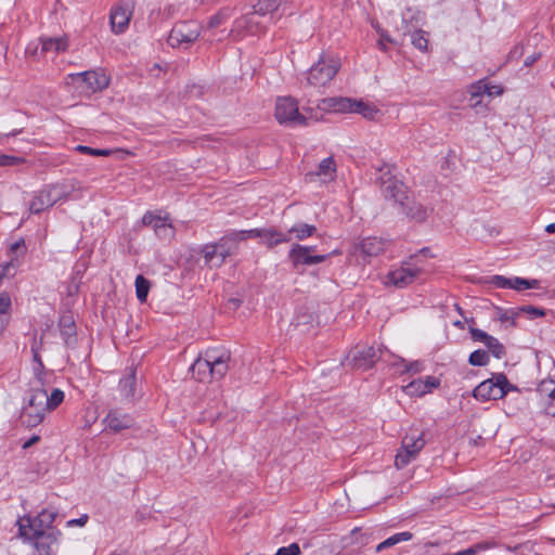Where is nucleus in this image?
I'll use <instances>...</instances> for the list:
<instances>
[{"label": "nucleus", "mask_w": 555, "mask_h": 555, "mask_svg": "<svg viewBox=\"0 0 555 555\" xmlns=\"http://www.w3.org/2000/svg\"><path fill=\"white\" fill-rule=\"evenodd\" d=\"M149 291L150 282L143 275H138L135 279V293L140 302H144L146 300Z\"/></svg>", "instance_id": "nucleus-37"}, {"label": "nucleus", "mask_w": 555, "mask_h": 555, "mask_svg": "<svg viewBox=\"0 0 555 555\" xmlns=\"http://www.w3.org/2000/svg\"><path fill=\"white\" fill-rule=\"evenodd\" d=\"M134 3L132 0H120L111 11L109 21L112 31L125 33L128 29L130 18L133 14Z\"/></svg>", "instance_id": "nucleus-12"}, {"label": "nucleus", "mask_w": 555, "mask_h": 555, "mask_svg": "<svg viewBox=\"0 0 555 555\" xmlns=\"http://www.w3.org/2000/svg\"><path fill=\"white\" fill-rule=\"evenodd\" d=\"M142 223L146 227H152L156 235L160 238H170L173 236V229L168 217L156 216L147 211L142 218Z\"/></svg>", "instance_id": "nucleus-15"}, {"label": "nucleus", "mask_w": 555, "mask_h": 555, "mask_svg": "<svg viewBox=\"0 0 555 555\" xmlns=\"http://www.w3.org/2000/svg\"><path fill=\"white\" fill-rule=\"evenodd\" d=\"M376 44L382 51H388L390 47H397L401 42H399L397 37H378Z\"/></svg>", "instance_id": "nucleus-43"}, {"label": "nucleus", "mask_w": 555, "mask_h": 555, "mask_svg": "<svg viewBox=\"0 0 555 555\" xmlns=\"http://www.w3.org/2000/svg\"><path fill=\"white\" fill-rule=\"evenodd\" d=\"M135 387V370L130 367L127 375L124 376L119 382V390L125 400L132 401L134 399Z\"/></svg>", "instance_id": "nucleus-27"}, {"label": "nucleus", "mask_w": 555, "mask_h": 555, "mask_svg": "<svg viewBox=\"0 0 555 555\" xmlns=\"http://www.w3.org/2000/svg\"><path fill=\"white\" fill-rule=\"evenodd\" d=\"M262 238L266 240V244L269 248H273L279 244L287 243L292 240L288 234L283 233L275 228H264Z\"/></svg>", "instance_id": "nucleus-29"}, {"label": "nucleus", "mask_w": 555, "mask_h": 555, "mask_svg": "<svg viewBox=\"0 0 555 555\" xmlns=\"http://www.w3.org/2000/svg\"><path fill=\"white\" fill-rule=\"evenodd\" d=\"M39 46L41 47L39 37H38L36 40H34L27 44V47L25 49V53L27 55L34 56V57L40 56L41 54H40Z\"/></svg>", "instance_id": "nucleus-53"}, {"label": "nucleus", "mask_w": 555, "mask_h": 555, "mask_svg": "<svg viewBox=\"0 0 555 555\" xmlns=\"http://www.w3.org/2000/svg\"><path fill=\"white\" fill-rule=\"evenodd\" d=\"M56 512L53 509H42L36 517H24L17 521L18 530L22 537H28L29 533L47 532L51 529L55 520Z\"/></svg>", "instance_id": "nucleus-9"}, {"label": "nucleus", "mask_w": 555, "mask_h": 555, "mask_svg": "<svg viewBox=\"0 0 555 555\" xmlns=\"http://www.w3.org/2000/svg\"><path fill=\"white\" fill-rule=\"evenodd\" d=\"M408 371H413L414 373H417L421 371V364L418 362L411 363L408 367Z\"/></svg>", "instance_id": "nucleus-62"}, {"label": "nucleus", "mask_w": 555, "mask_h": 555, "mask_svg": "<svg viewBox=\"0 0 555 555\" xmlns=\"http://www.w3.org/2000/svg\"><path fill=\"white\" fill-rule=\"evenodd\" d=\"M103 423L105 424V430L119 433L124 429L131 428L134 421L132 416L127 413H121L118 410H111L103 420Z\"/></svg>", "instance_id": "nucleus-17"}, {"label": "nucleus", "mask_w": 555, "mask_h": 555, "mask_svg": "<svg viewBox=\"0 0 555 555\" xmlns=\"http://www.w3.org/2000/svg\"><path fill=\"white\" fill-rule=\"evenodd\" d=\"M66 85L73 86L81 94L91 95L106 89L109 77L102 69L87 70L67 75Z\"/></svg>", "instance_id": "nucleus-1"}, {"label": "nucleus", "mask_w": 555, "mask_h": 555, "mask_svg": "<svg viewBox=\"0 0 555 555\" xmlns=\"http://www.w3.org/2000/svg\"><path fill=\"white\" fill-rule=\"evenodd\" d=\"M545 231H546L547 233H555V222H554V223L548 224V225L545 228Z\"/></svg>", "instance_id": "nucleus-63"}, {"label": "nucleus", "mask_w": 555, "mask_h": 555, "mask_svg": "<svg viewBox=\"0 0 555 555\" xmlns=\"http://www.w3.org/2000/svg\"><path fill=\"white\" fill-rule=\"evenodd\" d=\"M59 189V185H49L46 189L39 191L29 204V210L33 214H39L44 209L52 207L57 203V198H54L53 193Z\"/></svg>", "instance_id": "nucleus-18"}, {"label": "nucleus", "mask_w": 555, "mask_h": 555, "mask_svg": "<svg viewBox=\"0 0 555 555\" xmlns=\"http://www.w3.org/2000/svg\"><path fill=\"white\" fill-rule=\"evenodd\" d=\"M203 257L205 259V263L212 267L219 260V249L218 245L215 243L206 244L202 249Z\"/></svg>", "instance_id": "nucleus-35"}, {"label": "nucleus", "mask_w": 555, "mask_h": 555, "mask_svg": "<svg viewBox=\"0 0 555 555\" xmlns=\"http://www.w3.org/2000/svg\"><path fill=\"white\" fill-rule=\"evenodd\" d=\"M88 515H82L81 517L79 518H76V519H70L67 521V526L68 527H72V526H79V527H82L87 524L88 521Z\"/></svg>", "instance_id": "nucleus-57"}, {"label": "nucleus", "mask_w": 555, "mask_h": 555, "mask_svg": "<svg viewBox=\"0 0 555 555\" xmlns=\"http://www.w3.org/2000/svg\"><path fill=\"white\" fill-rule=\"evenodd\" d=\"M240 241L236 235H234V231L229 232L223 235L218 242L215 244L218 245L219 249V260L215 263V267H220L227 257L235 254L237 251V245Z\"/></svg>", "instance_id": "nucleus-23"}, {"label": "nucleus", "mask_w": 555, "mask_h": 555, "mask_svg": "<svg viewBox=\"0 0 555 555\" xmlns=\"http://www.w3.org/2000/svg\"><path fill=\"white\" fill-rule=\"evenodd\" d=\"M524 54V48H518L516 47L514 50L511 51L509 53V57L511 59H514V57H519Z\"/></svg>", "instance_id": "nucleus-60"}, {"label": "nucleus", "mask_w": 555, "mask_h": 555, "mask_svg": "<svg viewBox=\"0 0 555 555\" xmlns=\"http://www.w3.org/2000/svg\"><path fill=\"white\" fill-rule=\"evenodd\" d=\"M411 42L416 49H418L421 51H426L428 48L427 37H412Z\"/></svg>", "instance_id": "nucleus-55"}, {"label": "nucleus", "mask_w": 555, "mask_h": 555, "mask_svg": "<svg viewBox=\"0 0 555 555\" xmlns=\"http://www.w3.org/2000/svg\"><path fill=\"white\" fill-rule=\"evenodd\" d=\"M379 171L378 181L384 196L404 206V199H408L405 185L391 173L389 166L382 167Z\"/></svg>", "instance_id": "nucleus-8"}, {"label": "nucleus", "mask_w": 555, "mask_h": 555, "mask_svg": "<svg viewBox=\"0 0 555 555\" xmlns=\"http://www.w3.org/2000/svg\"><path fill=\"white\" fill-rule=\"evenodd\" d=\"M354 99L334 96L323 99L319 107L323 111L339 113V114H353Z\"/></svg>", "instance_id": "nucleus-21"}, {"label": "nucleus", "mask_w": 555, "mask_h": 555, "mask_svg": "<svg viewBox=\"0 0 555 555\" xmlns=\"http://www.w3.org/2000/svg\"><path fill=\"white\" fill-rule=\"evenodd\" d=\"M490 282L498 288H511L512 286V279L502 275L492 276Z\"/></svg>", "instance_id": "nucleus-47"}, {"label": "nucleus", "mask_w": 555, "mask_h": 555, "mask_svg": "<svg viewBox=\"0 0 555 555\" xmlns=\"http://www.w3.org/2000/svg\"><path fill=\"white\" fill-rule=\"evenodd\" d=\"M380 357V349L374 347H356L346 358L347 365L353 369L366 371L376 363Z\"/></svg>", "instance_id": "nucleus-11"}, {"label": "nucleus", "mask_w": 555, "mask_h": 555, "mask_svg": "<svg viewBox=\"0 0 555 555\" xmlns=\"http://www.w3.org/2000/svg\"><path fill=\"white\" fill-rule=\"evenodd\" d=\"M57 185H59V189L53 193L54 198H57V202L62 201V199H68L70 196V193L75 190L74 184H72L69 190L65 189L63 185H60V184H57Z\"/></svg>", "instance_id": "nucleus-54"}, {"label": "nucleus", "mask_w": 555, "mask_h": 555, "mask_svg": "<svg viewBox=\"0 0 555 555\" xmlns=\"http://www.w3.org/2000/svg\"><path fill=\"white\" fill-rule=\"evenodd\" d=\"M64 400V392L61 389H53L51 395L47 393V403L50 411L57 408Z\"/></svg>", "instance_id": "nucleus-41"}, {"label": "nucleus", "mask_w": 555, "mask_h": 555, "mask_svg": "<svg viewBox=\"0 0 555 555\" xmlns=\"http://www.w3.org/2000/svg\"><path fill=\"white\" fill-rule=\"evenodd\" d=\"M41 44L40 54H46L49 51H65L68 47L67 37H39Z\"/></svg>", "instance_id": "nucleus-28"}, {"label": "nucleus", "mask_w": 555, "mask_h": 555, "mask_svg": "<svg viewBox=\"0 0 555 555\" xmlns=\"http://www.w3.org/2000/svg\"><path fill=\"white\" fill-rule=\"evenodd\" d=\"M386 243L378 237H366L362 240V242L354 246L353 254L358 253L363 255L364 257H374L378 256L380 253L385 250Z\"/></svg>", "instance_id": "nucleus-24"}, {"label": "nucleus", "mask_w": 555, "mask_h": 555, "mask_svg": "<svg viewBox=\"0 0 555 555\" xmlns=\"http://www.w3.org/2000/svg\"><path fill=\"white\" fill-rule=\"evenodd\" d=\"M340 59L328 53H323L318 63L309 72L307 81L310 86L320 88L330 83L340 68Z\"/></svg>", "instance_id": "nucleus-3"}, {"label": "nucleus", "mask_w": 555, "mask_h": 555, "mask_svg": "<svg viewBox=\"0 0 555 555\" xmlns=\"http://www.w3.org/2000/svg\"><path fill=\"white\" fill-rule=\"evenodd\" d=\"M11 297L7 292L0 293V335L9 324L11 317Z\"/></svg>", "instance_id": "nucleus-30"}, {"label": "nucleus", "mask_w": 555, "mask_h": 555, "mask_svg": "<svg viewBox=\"0 0 555 555\" xmlns=\"http://www.w3.org/2000/svg\"><path fill=\"white\" fill-rule=\"evenodd\" d=\"M50 412L47 403V390L33 386L27 404L23 408L21 420L29 428L42 423L46 414Z\"/></svg>", "instance_id": "nucleus-2"}, {"label": "nucleus", "mask_w": 555, "mask_h": 555, "mask_svg": "<svg viewBox=\"0 0 555 555\" xmlns=\"http://www.w3.org/2000/svg\"><path fill=\"white\" fill-rule=\"evenodd\" d=\"M403 211L404 214L412 220L417 222L425 221L429 214L433 211L431 208L424 206L421 203L415 202L414 199H404Z\"/></svg>", "instance_id": "nucleus-25"}, {"label": "nucleus", "mask_w": 555, "mask_h": 555, "mask_svg": "<svg viewBox=\"0 0 555 555\" xmlns=\"http://www.w3.org/2000/svg\"><path fill=\"white\" fill-rule=\"evenodd\" d=\"M540 56H541V53H533V54L528 55L525 59V65L526 66L533 65L540 59Z\"/></svg>", "instance_id": "nucleus-58"}, {"label": "nucleus", "mask_w": 555, "mask_h": 555, "mask_svg": "<svg viewBox=\"0 0 555 555\" xmlns=\"http://www.w3.org/2000/svg\"><path fill=\"white\" fill-rule=\"evenodd\" d=\"M469 333L473 340L482 343L496 359L505 356V347L495 337L476 327H470Z\"/></svg>", "instance_id": "nucleus-16"}, {"label": "nucleus", "mask_w": 555, "mask_h": 555, "mask_svg": "<svg viewBox=\"0 0 555 555\" xmlns=\"http://www.w3.org/2000/svg\"><path fill=\"white\" fill-rule=\"evenodd\" d=\"M469 106L478 114H486L489 111L488 104H483L481 98L475 100L469 98Z\"/></svg>", "instance_id": "nucleus-52"}, {"label": "nucleus", "mask_w": 555, "mask_h": 555, "mask_svg": "<svg viewBox=\"0 0 555 555\" xmlns=\"http://www.w3.org/2000/svg\"><path fill=\"white\" fill-rule=\"evenodd\" d=\"M211 362V378L221 379L229 371L231 354L228 350L212 348L209 349Z\"/></svg>", "instance_id": "nucleus-14"}, {"label": "nucleus", "mask_w": 555, "mask_h": 555, "mask_svg": "<svg viewBox=\"0 0 555 555\" xmlns=\"http://www.w3.org/2000/svg\"><path fill=\"white\" fill-rule=\"evenodd\" d=\"M42 346V338L40 340L37 339L36 335L33 337L31 343V353H33V361L35 364L43 363L40 357V349Z\"/></svg>", "instance_id": "nucleus-46"}, {"label": "nucleus", "mask_w": 555, "mask_h": 555, "mask_svg": "<svg viewBox=\"0 0 555 555\" xmlns=\"http://www.w3.org/2000/svg\"><path fill=\"white\" fill-rule=\"evenodd\" d=\"M76 150L80 153L89 154L92 156H109L113 153L112 150L92 149L86 145H78Z\"/></svg>", "instance_id": "nucleus-44"}, {"label": "nucleus", "mask_w": 555, "mask_h": 555, "mask_svg": "<svg viewBox=\"0 0 555 555\" xmlns=\"http://www.w3.org/2000/svg\"><path fill=\"white\" fill-rule=\"evenodd\" d=\"M300 547L297 543H292L288 546H283L278 550L275 555H299Z\"/></svg>", "instance_id": "nucleus-51"}, {"label": "nucleus", "mask_w": 555, "mask_h": 555, "mask_svg": "<svg viewBox=\"0 0 555 555\" xmlns=\"http://www.w3.org/2000/svg\"><path fill=\"white\" fill-rule=\"evenodd\" d=\"M315 246L293 244L288 251V259L294 268L299 266H313L324 262L330 255H315Z\"/></svg>", "instance_id": "nucleus-10"}, {"label": "nucleus", "mask_w": 555, "mask_h": 555, "mask_svg": "<svg viewBox=\"0 0 555 555\" xmlns=\"http://www.w3.org/2000/svg\"><path fill=\"white\" fill-rule=\"evenodd\" d=\"M33 371L36 379L35 383L38 384L39 388H42V386L44 385L46 376V367L43 363L34 364Z\"/></svg>", "instance_id": "nucleus-45"}, {"label": "nucleus", "mask_w": 555, "mask_h": 555, "mask_svg": "<svg viewBox=\"0 0 555 555\" xmlns=\"http://www.w3.org/2000/svg\"><path fill=\"white\" fill-rule=\"evenodd\" d=\"M514 386L503 373L493 374L491 378L481 382L473 391L480 401L502 399Z\"/></svg>", "instance_id": "nucleus-4"}, {"label": "nucleus", "mask_w": 555, "mask_h": 555, "mask_svg": "<svg viewBox=\"0 0 555 555\" xmlns=\"http://www.w3.org/2000/svg\"><path fill=\"white\" fill-rule=\"evenodd\" d=\"M163 68L159 64H154L153 67L150 69V73L154 75L155 77H158V73L162 72Z\"/></svg>", "instance_id": "nucleus-61"}, {"label": "nucleus", "mask_w": 555, "mask_h": 555, "mask_svg": "<svg viewBox=\"0 0 555 555\" xmlns=\"http://www.w3.org/2000/svg\"><path fill=\"white\" fill-rule=\"evenodd\" d=\"M281 4V0H257L256 4L254 5V13L253 16L249 20L250 25H258L257 22L254 21L255 15H267L272 14L275 12ZM248 30L250 33L254 31H261L262 29H253V26H249Z\"/></svg>", "instance_id": "nucleus-26"}, {"label": "nucleus", "mask_w": 555, "mask_h": 555, "mask_svg": "<svg viewBox=\"0 0 555 555\" xmlns=\"http://www.w3.org/2000/svg\"><path fill=\"white\" fill-rule=\"evenodd\" d=\"M413 534L409 531L396 533L376 546V552H382L388 547H391L400 542L410 541Z\"/></svg>", "instance_id": "nucleus-33"}, {"label": "nucleus", "mask_w": 555, "mask_h": 555, "mask_svg": "<svg viewBox=\"0 0 555 555\" xmlns=\"http://www.w3.org/2000/svg\"><path fill=\"white\" fill-rule=\"evenodd\" d=\"M275 117L280 124L288 126H306L309 117L299 113L298 103L292 96L279 98L275 105ZM310 118H312L310 116Z\"/></svg>", "instance_id": "nucleus-6"}, {"label": "nucleus", "mask_w": 555, "mask_h": 555, "mask_svg": "<svg viewBox=\"0 0 555 555\" xmlns=\"http://www.w3.org/2000/svg\"><path fill=\"white\" fill-rule=\"evenodd\" d=\"M488 90L486 91V94L489 98L499 96L503 93V88L501 86H494L487 81Z\"/></svg>", "instance_id": "nucleus-56"}, {"label": "nucleus", "mask_w": 555, "mask_h": 555, "mask_svg": "<svg viewBox=\"0 0 555 555\" xmlns=\"http://www.w3.org/2000/svg\"><path fill=\"white\" fill-rule=\"evenodd\" d=\"M336 172V164L333 157L324 158L318 166V170L315 172L319 177H330L333 179Z\"/></svg>", "instance_id": "nucleus-34"}, {"label": "nucleus", "mask_w": 555, "mask_h": 555, "mask_svg": "<svg viewBox=\"0 0 555 555\" xmlns=\"http://www.w3.org/2000/svg\"><path fill=\"white\" fill-rule=\"evenodd\" d=\"M192 376L197 382H208L211 378V362L209 358V349L199 356L190 367Z\"/></svg>", "instance_id": "nucleus-22"}, {"label": "nucleus", "mask_w": 555, "mask_h": 555, "mask_svg": "<svg viewBox=\"0 0 555 555\" xmlns=\"http://www.w3.org/2000/svg\"><path fill=\"white\" fill-rule=\"evenodd\" d=\"M488 543H477L466 550L460 551L452 555H476L479 551L488 548Z\"/></svg>", "instance_id": "nucleus-49"}, {"label": "nucleus", "mask_w": 555, "mask_h": 555, "mask_svg": "<svg viewBox=\"0 0 555 555\" xmlns=\"http://www.w3.org/2000/svg\"><path fill=\"white\" fill-rule=\"evenodd\" d=\"M424 272V267L418 263V256H412L402 266L387 274V283L397 287H405L412 284Z\"/></svg>", "instance_id": "nucleus-7"}, {"label": "nucleus", "mask_w": 555, "mask_h": 555, "mask_svg": "<svg viewBox=\"0 0 555 555\" xmlns=\"http://www.w3.org/2000/svg\"><path fill=\"white\" fill-rule=\"evenodd\" d=\"M440 380L434 376H427L425 379L418 378L412 380L403 387V391L411 397H422L431 392L434 388L439 387Z\"/></svg>", "instance_id": "nucleus-20"}, {"label": "nucleus", "mask_w": 555, "mask_h": 555, "mask_svg": "<svg viewBox=\"0 0 555 555\" xmlns=\"http://www.w3.org/2000/svg\"><path fill=\"white\" fill-rule=\"evenodd\" d=\"M453 325H454L455 327L461 328V330H463V328H464V324H463V322H462V321H455V322H453Z\"/></svg>", "instance_id": "nucleus-64"}, {"label": "nucleus", "mask_w": 555, "mask_h": 555, "mask_svg": "<svg viewBox=\"0 0 555 555\" xmlns=\"http://www.w3.org/2000/svg\"><path fill=\"white\" fill-rule=\"evenodd\" d=\"M195 39L196 37H167L166 44L172 49L183 48L186 50L193 44Z\"/></svg>", "instance_id": "nucleus-36"}, {"label": "nucleus", "mask_w": 555, "mask_h": 555, "mask_svg": "<svg viewBox=\"0 0 555 555\" xmlns=\"http://www.w3.org/2000/svg\"><path fill=\"white\" fill-rule=\"evenodd\" d=\"M519 311L528 313L531 319L542 318L545 315V311L543 309L533 306L521 307L519 308Z\"/></svg>", "instance_id": "nucleus-48"}, {"label": "nucleus", "mask_w": 555, "mask_h": 555, "mask_svg": "<svg viewBox=\"0 0 555 555\" xmlns=\"http://www.w3.org/2000/svg\"><path fill=\"white\" fill-rule=\"evenodd\" d=\"M535 392L544 412L555 416V382L553 379L542 380L538 385Z\"/></svg>", "instance_id": "nucleus-13"}, {"label": "nucleus", "mask_w": 555, "mask_h": 555, "mask_svg": "<svg viewBox=\"0 0 555 555\" xmlns=\"http://www.w3.org/2000/svg\"><path fill=\"white\" fill-rule=\"evenodd\" d=\"M234 235L237 236L240 242H243V241H246L248 238L262 237L263 229H251V230L234 231Z\"/></svg>", "instance_id": "nucleus-42"}, {"label": "nucleus", "mask_w": 555, "mask_h": 555, "mask_svg": "<svg viewBox=\"0 0 555 555\" xmlns=\"http://www.w3.org/2000/svg\"><path fill=\"white\" fill-rule=\"evenodd\" d=\"M353 113L360 114L369 120H374L380 111L373 104L354 99Z\"/></svg>", "instance_id": "nucleus-32"}, {"label": "nucleus", "mask_w": 555, "mask_h": 555, "mask_svg": "<svg viewBox=\"0 0 555 555\" xmlns=\"http://www.w3.org/2000/svg\"><path fill=\"white\" fill-rule=\"evenodd\" d=\"M539 285V281L538 280H527V279H524V278H514L512 279V286L511 288L512 289H515V291H518V292H521V291H525V289H528V288H537Z\"/></svg>", "instance_id": "nucleus-38"}, {"label": "nucleus", "mask_w": 555, "mask_h": 555, "mask_svg": "<svg viewBox=\"0 0 555 555\" xmlns=\"http://www.w3.org/2000/svg\"><path fill=\"white\" fill-rule=\"evenodd\" d=\"M425 447L424 434L418 429H411L402 439L401 449L395 459V466L398 469L404 468L416 459Z\"/></svg>", "instance_id": "nucleus-5"}, {"label": "nucleus", "mask_w": 555, "mask_h": 555, "mask_svg": "<svg viewBox=\"0 0 555 555\" xmlns=\"http://www.w3.org/2000/svg\"><path fill=\"white\" fill-rule=\"evenodd\" d=\"M468 362L474 366H485L489 363V354L482 349L475 350L470 353Z\"/></svg>", "instance_id": "nucleus-40"}, {"label": "nucleus", "mask_w": 555, "mask_h": 555, "mask_svg": "<svg viewBox=\"0 0 555 555\" xmlns=\"http://www.w3.org/2000/svg\"><path fill=\"white\" fill-rule=\"evenodd\" d=\"M22 162L23 159L20 157L0 154V167L15 166L21 164Z\"/></svg>", "instance_id": "nucleus-50"}, {"label": "nucleus", "mask_w": 555, "mask_h": 555, "mask_svg": "<svg viewBox=\"0 0 555 555\" xmlns=\"http://www.w3.org/2000/svg\"><path fill=\"white\" fill-rule=\"evenodd\" d=\"M40 440V437L39 436H33L29 440H27L26 442H24L23 444V449H28L30 448L33 444H35L36 442H38Z\"/></svg>", "instance_id": "nucleus-59"}, {"label": "nucleus", "mask_w": 555, "mask_h": 555, "mask_svg": "<svg viewBox=\"0 0 555 555\" xmlns=\"http://www.w3.org/2000/svg\"><path fill=\"white\" fill-rule=\"evenodd\" d=\"M315 232L317 228L314 225L299 222L289 228L286 234L291 237L293 235L298 241H304L312 236Z\"/></svg>", "instance_id": "nucleus-31"}, {"label": "nucleus", "mask_w": 555, "mask_h": 555, "mask_svg": "<svg viewBox=\"0 0 555 555\" xmlns=\"http://www.w3.org/2000/svg\"><path fill=\"white\" fill-rule=\"evenodd\" d=\"M487 90V79H480L468 87L469 98H472V100L482 98Z\"/></svg>", "instance_id": "nucleus-39"}, {"label": "nucleus", "mask_w": 555, "mask_h": 555, "mask_svg": "<svg viewBox=\"0 0 555 555\" xmlns=\"http://www.w3.org/2000/svg\"><path fill=\"white\" fill-rule=\"evenodd\" d=\"M27 539L35 540V547L38 555H54V546L57 542L54 530L48 532L29 533Z\"/></svg>", "instance_id": "nucleus-19"}]
</instances>
